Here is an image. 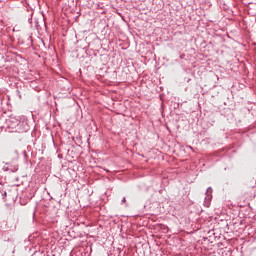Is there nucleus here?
<instances>
[{
	"mask_svg": "<svg viewBox=\"0 0 256 256\" xmlns=\"http://www.w3.org/2000/svg\"><path fill=\"white\" fill-rule=\"evenodd\" d=\"M189 81H191V79H188V83H189Z\"/></svg>",
	"mask_w": 256,
	"mask_h": 256,
	"instance_id": "obj_3",
	"label": "nucleus"
},
{
	"mask_svg": "<svg viewBox=\"0 0 256 256\" xmlns=\"http://www.w3.org/2000/svg\"><path fill=\"white\" fill-rule=\"evenodd\" d=\"M127 199L125 197H123L122 199V203H126Z\"/></svg>",
	"mask_w": 256,
	"mask_h": 256,
	"instance_id": "obj_2",
	"label": "nucleus"
},
{
	"mask_svg": "<svg viewBox=\"0 0 256 256\" xmlns=\"http://www.w3.org/2000/svg\"><path fill=\"white\" fill-rule=\"evenodd\" d=\"M18 125H21V122H19Z\"/></svg>",
	"mask_w": 256,
	"mask_h": 256,
	"instance_id": "obj_4",
	"label": "nucleus"
},
{
	"mask_svg": "<svg viewBox=\"0 0 256 256\" xmlns=\"http://www.w3.org/2000/svg\"><path fill=\"white\" fill-rule=\"evenodd\" d=\"M2 169L3 171H11L12 173H15L16 171H19V166L18 165L9 166V163H6Z\"/></svg>",
	"mask_w": 256,
	"mask_h": 256,
	"instance_id": "obj_1",
	"label": "nucleus"
},
{
	"mask_svg": "<svg viewBox=\"0 0 256 256\" xmlns=\"http://www.w3.org/2000/svg\"><path fill=\"white\" fill-rule=\"evenodd\" d=\"M4 195H7V192H5Z\"/></svg>",
	"mask_w": 256,
	"mask_h": 256,
	"instance_id": "obj_5",
	"label": "nucleus"
}]
</instances>
